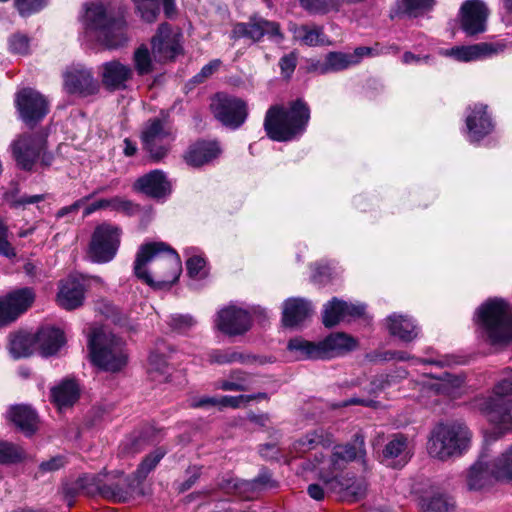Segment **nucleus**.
<instances>
[{
  "mask_svg": "<svg viewBox=\"0 0 512 512\" xmlns=\"http://www.w3.org/2000/svg\"><path fill=\"white\" fill-rule=\"evenodd\" d=\"M182 272L179 254L164 242L142 244L133 263L135 277L155 290L170 288Z\"/></svg>",
  "mask_w": 512,
  "mask_h": 512,
  "instance_id": "f257e3e1",
  "label": "nucleus"
},
{
  "mask_svg": "<svg viewBox=\"0 0 512 512\" xmlns=\"http://www.w3.org/2000/svg\"><path fill=\"white\" fill-rule=\"evenodd\" d=\"M309 119V107L298 99L291 102L288 108L281 105L271 106L265 115L264 129L267 136L274 141H291L305 132Z\"/></svg>",
  "mask_w": 512,
  "mask_h": 512,
  "instance_id": "f03ea898",
  "label": "nucleus"
},
{
  "mask_svg": "<svg viewBox=\"0 0 512 512\" xmlns=\"http://www.w3.org/2000/svg\"><path fill=\"white\" fill-rule=\"evenodd\" d=\"M364 454V441L357 438L353 445H337L329 454H315L312 460L305 463L304 469L314 472L326 489L331 491L332 488L340 487L337 484L341 478L339 472L349 462L363 457Z\"/></svg>",
  "mask_w": 512,
  "mask_h": 512,
  "instance_id": "7ed1b4c3",
  "label": "nucleus"
},
{
  "mask_svg": "<svg viewBox=\"0 0 512 512\" xmlns=\"http://www.w3.org/2000/svg\"><path fill=\"white\" fill-rule=\"evenodd\" d=\"M482 336L493 346L512 343V307L503 299H489L477 310Z\"/></svg>",
  "mask_w": 512,
  "mask_h": 512,
  "instance_id": "20e7f679",
  "label": "nucleus"
},
{
  "mask_svg": "<svg viewBox=\"0 0 512 512\" xmlns=\"http://www.w3.org/2000/svg\"><path fill=\"white\" fill-rule=\"evenodd\" d=\"M88 348L92 362L106 371H119L127 363L124 342L103 327L92 328Z\"/></svg>",
  "mask_w": 512,
  "mask_h": 512,
  "instance_id": "39448f33",
  "label": "nucleus"
},
{
  "mask_svg": "<svg viewBox=\"0 0 512 512\" xmlns=\"http://www.w3.org/2000/svg\"><path fill=\"white\" fill-rule=\"evenodd\" d=\"M10 150L17 166L23 170L31 171L38 161L43 167L53 161V156L46 151L45 139L39 135H19L11 142Z\"/></svg>",
  "mask_w": 512,
  "mask_h": 512,
  "instance_id": "423d86ee",
  "label": "nucleus"
},
{
  "mask_svg": "<svg viewBox=\"0 0 512 512\" xmlns=\"http://www.w3.org/2000/svg\"><path fill=\"white\" fill-rule=\"evenodd\" d=\"M252 315L268 317L267 311L261 307H253L248 310L231 304L218 310L214 319V326L218 331L229 337L242 336L252 327Z\"/></svg>",
  "mask_w": 512,
  "mask_h": 512,
  "instance_id": "0eeeda50",
  "label": "nucleus"
},
{
  "mask_svg": "<svg viewBox=\"0 0 512 512\" xmlns=\"http://www.w3.org/2000/svg\"><path fill=\"white\" fill-rule=\"evenodd\" d=\"M121 229L109 223L98 225L91 237L88 257L95 263L113 260L120 246Z\"/></svg>",
  "mask_w": 512,
  "mask_h": 512,
  "instance_id": "6e6552de",
  "label": "nucleus"
},
{
  "mask_svg": "<svg viewBox=\"0 0 512 512\" xmlns=\"http://www.w3.org/2000/svg\"><path fill=\"white\" fill-rule=\"evenodd\" d=\"M372 49L357 47L353 52H329L323 59L311 60L308 70L318 74L336 73L359 64L364 57L370 56Z\"/></svg>",
  "mask_w": 512,
  "mask_h": 512,
  "instance_id": "1a4fd4ad",
  "label": "nucleus"
},
{
  "mask_svg": "<svg viewBox=\"0 0 512 512\" xmlns=\"http://www.w3.org/2000/svg\"><path fill=\"white\" fill-rule=\"evenodd\" d=\"M174 141V133L171 127L164 121L154 119L149 121L142 131L144 148L154 160L164 158Z\"/></svg>",
  "mask_w": 512,
  "mask_h": 512,
  "instance_id": "9d476101",
  "label": "nucleus"
},
{
  "mask_svg": "<svg viewBox=\"0 0 512 512\" xmlns=\"http://www.w3.org/2000/svg\"><path fill=\"white\" fill-rule=\"evenodd\" d=\"M211 110L218 121L232 129L239 128L248 116L246 103L226 94H217L212 99Z\"/></svg>",
  "mask_w": 512,
  "mask_h": 512,
  "instance_id": "9b49d317",
  "label": "nucleus"
},
{
  "mask_svg": "<svg viewBox=\"0 0 512 512\" xmlns=\"http://www.w3.org/2000/svg\"><path fill=\"white\" fill-rule=\"evenodd\" d=\"M183 34L179 28H173L168 23L159 25L151 40L152 53L159 62L175 59L182 53Z\"/></svg>",
  "mask_w": 512,
  "mask_h": 512,
  "instance_id": "f8f14e48",
  "label": "nucleus"
},
{
  "mask_svg": "<svg viewBox=\"0 0 512 512\" xmlns=\"http://www.w3.org/2000/svg\"><path fill=\"white\" fill-rule=\"evenodd\" d=\"M15 105L20 119L27 125L42 120L49 111L48 100L32 88H24L16 93Z\"/></svg>",
  "mask_w": 512,
  "mask_h": 512,
  "instance_id": "ddd939ff",
  "label": "nucleus"
},
{
  "mask_svg": "<svg viewBox=\"0 0 512 512\" xmlns=\"http://www.w3.org/2000/svg\"><path fill=\"white\" fill-rule=\"evenodd\" d=\"M460 26L468 36L484 33L489 9L481 0H466L460 9Z\"/></svg>",
  "mask_w": 512,
  "mask_h": 512,
  "instance_id": "4468645a",
  "label": "nucleus"
},
{
  "mask_svg": "<svg viewBox=\"0 0 512 512\" xmlns=\"http://www.w3.org/2000/svg\"><path fill=\"white\" fill-rule=\"evenodd\" d=\"M114 18V9L109 3L97 1L83 6L81 22L85 33L91 39H94Z\"/></svg>",
  "mask_w": 512,
  "mask_h": 512,
  "instance_id": "2eb2a0df",
  "label": "nucleus"
},
{
  "mask_svg": "<svg viewBox=\"0 0 512 512\" xmlns=\"http://www.w3.org/2000/svg\"><path fill=\"white\" fill-rule=\"evenodd\" d=\"M63 85L69 94L87 96L98 90V82L90 69L81 64L68 67L63 74Z\"/></svg>",
  "mask_w": 512,
  "mask_h": 512,
  "instance_id": "dca6fc26",
  "label": "nucleus"
},
{
  "mask_svg": "<svg viewBox=\"0 0 512 512\" xmlns=\"http://www.w3.org/2000/svg\"><path fill=\"white\" fill-rule=\"evenodd\" d=\"M232 35L234 38H249L254 42L259 41L265 35L276 42L283 38L276 22L268 21L259 16L251 17L247 23L235 24Z\"/></svg>",
  "mask_w": 512,
  "mask_h": 512,
  "instance_id": "f3484780",
  "label": "nucleus"
},
{
  "mask_svg": "<svg viewBox=\"0 0 512 512\" xmlns=\"http://www.w3.org/2000/svg\"><path fill=\"white\" fill-rule=\"evenodd\" d=\"M35 294L30 288L15 290L0 298V325L10 323L28 309Z\"/></svg>",
  "mask_w": 512,
  "mask_h": 512,
  "instance_id": "a211bd4d",
  "label": "nucleus"
},
{
  "mask_svg": "<svg viewBox=\"0 0 512 512\" xmlns=\"http://www.w3.org/2000/svg\"><path fill=\"white\" fill-rule=\"evenodd\" d=\"M365 313V306L360 303H352L333 298L324 305L323 324L333 327L340 322H350Z\"/></svg>",
  "mask_w": 512,
  "mask_h": 512,
  "instance_id": "6ab92c4d",
  "label": "nucleus"
},
{
  "mask_svg": "<svg viewBox=\"0 0 512 512\" xmlns=\"http://www.w3.org/2000/svg\"><path fill=\"white\" fill-rule=\"evenodd\" d=\"M487 109L488 106L481 103L469 107V112L466 116V127L469 139L472 142H479L494 129L493 121Z\"/></svg>",
  "mask_w": 512,
  "mask_h": 512,
  "instance_id": "aec40b11",
  "label": "nucleus"
},
{
  "mask_svg": "<svg viewBox=\"0 0 512 512\" xmlns=\"http://www.w3.org/2000/svg\"><path fill=\"white\" fill-rule=\"evenodd\" d=\"M134 188L155 199L166 198L172 192L171 182L161 170H153L139 177L134 184Z\"/></svg>",
  "mask_w": 512,
  "mask_h": 512,
  "instance_id": "412c9836",
  "label": "nucleus"
},
{
  "mask_svg": "<svg viewBox=\"0 0 512 512\" xmlns=\"http://www.w3.org/2000/svg\"><path fill=\"white\" fill-rule=\"evenodd\" d=\"M504 49V44L480 42L472 45L452 47L450 49V56L461 62H470L491 57L503 52Z\"/></svg>",
  "mask_w": 512,
  "mask_h": 512,
  "instance_id": "4be33fe9",
  "label": "nucleus"
},
{
  "mask_svg": "<svg viewBox=\"0 0 512 512\" xmlns=\"http://www.w3.org/2000/svg\"><path fill=\"white\" fill-rule=\"evenodd\" d=\"M84 298L85 288L80 280L68 277L60 281L56 302L61 308L74 310L83 304Z\"/></svg>",
  "mask_w": 512,
  "mask_h": 512,
  "instance_id": "5701e85b",
  "label": "nucleus"
},
{
  "mask_svg": "<svg viewBox=\"0 0 512 512\" xmlns=\"http://www.w3.org/2000/svg\"><path fill=\"white\" fill-rule=\"evenodd\" d=\"M467 486L470 490H481L498 480L495 461L490 465L484 456L470 466L467 473Z\"/></svg>",
  "mask_w": 512,
  "mask_h": 512,
  "instance_id": "b1692460",
  "label": "nucleus"
},
{
  "mask_svg": "<svg viewBox=\"0 0 512 512\" xmlns=\"http://www.w3.org/2000/svg\"><path fill=\"white\" fill-rule=\"evenodd\" d=\"M385 324L390 335L404 343L414 341L420 333L417 322L408 315L393 313L386 318Z\"/></svg>",
  "mask_w": 512,
  "mask_h": 512,
  "instance_id": "393cba45",
  "label": "nucleus"
},
{
  "mask_svg": "<svg viewBox=\"0 0 512 512\" xmlns=\"http://www.w3.org/2000/svg\"><path fill=\"white\" fill-rule=\"evenodd\" d=\"M133 77V69L117 60L109 61L101 66L102 83L108 89H125L127 82Z\"/></svg>",
  "mask_w": 512,
  "mask_h": 512,
  "instance_id": "a878e982",
  "label": "nucleus"
},
{
  "mask_svg": "<svg viewBox=\"0 0 512 512\" xmlns=\"http://www.w3.org/2000/svg\"><path fill=\"white\" fill-rule=\"evenodd\" d=\"M80 485L87 491L88 494L99 493L103 497L115 502H125L130 497L131 489H123L118 485L112 486L101 483L99 477L94 475H87L80 479Z\"/></svg>",
  "mask_w": 512,
  "mask_h": 512,
  "instance_id": "bb28decb",
  "label": "nucleus"
},
{
  "mask_svg": "<svg viewBox=\"0 0 512 512\" xmlns=\"http://www.w3.org/2000/svg\"><path fill=\"white\" fill-rule=\"evenodd\" d=\"M488 420L500 429L512 431V400L488 398L484 403Z\"/></svg>",
  "mask_w": 512,
  "mask_h": 512,
  "instance_id": "cd10ccee",
  "label": "nucleus"
},
{
  "mask_svg": "<svg viewBox=\"0 0 512 512\" xmlns=\"http://www.w3.org/2000/svg\"><path fill=\"white\" fill-rule=\"evenodd\" d=\"M357 347V340L345 333H335L320 341L321 359L343 355Z\"/></svg>",
  "mask_w": 512,
  "mask_h": 512,
  "instance_id": "c85d7f7f",
  "label": "nucleus"
},
{
  "mask_svg": "<svg viewBox=\"0 0 512 512\" xmlns=\"http://www.w3.org/2000/svg\"><path fill=\"white\" fill-rule=\"evenodd\" d=\"M222 150L216 141H199L186 153V162L193 167H201L217 159Z\"/></svg>",
  "mask_w": 512,
  "mask_h": 512,
  "instance_id": "c756f323",
  "label": "nucleus"
},
{
  "mask_svg": "<svg viewBox=\"0 0 512 512\" xmlns=\"http://www.w3.org/2000/svg\"><path fill=\"white\" fill-rule=\"evenodd\" d=\"M102 209L123 213L127 216H132L139 211V206L124 197L114 196L111 198L99 199L88 205L84 209V216H88L95 211Z\"/></svg>",
  "mask_w": 512,
  "mask_h": 512,
  "instance_id": "7c9ffc66",
  "label": "nucleus"
},
{
  "mask_svg": "<svg viewBox=\"0 0 512 512\" xmlns=\"http://www.w3.org/2000/svg\"><path fill=\"white\" fill-rule=\"evenodd\" d=\"M472 445V432L459 419L450 422V457L465 454Z\"/></svg>",
  "mask_w": 512,
  "mask_h": 512,
  "instance_id": "2f4dec72",
  "label": "nucleus"
},
{
  "mask_svg": "<svg viewBox=\"0 0 512 512\" xmlns=\"http://www.w3.org/2000/svg\"><path fill=\"white\" fill-rule=\"evenodd\" d=\"M411 457V451L407 438L402 434H396L386 444L383 450V458L388 465L403 466Z\"/></svg>",
  "mask_w": 512,
  "mask_h": 512,
  "instance_id": "473e14b6",
  "label": "nucleus"
},
{
  "mask_svg": "<svg viewBox=\"0 0 512 512\" xmlns=\"http://www.w3.org/2000/svg\"><path fill=\"white\" fill-rule=\"evenodd\" d=\"M311 305L300 298H291L283 303L282 322L285 327H296L309 317Z\"/></svg>",
  "mask_w": 512,
  "mask_h": 512,
  "instance_id": "72a5a7b5",
  "label": "nucleus"
},
{
  "mask_svg": "<svg viewBox=\"0 0 512 512\" xmlns=\"http://www.w3.org/2000/svg\"><path fill=\"white\" fill-rule=\"evenodd\" d=\"M35 346L39 349L41 355L51 356L56 354L64 345V334L60 329L47 327L41 329L34 336Z\"/></svg>",
  "mask_w": 512,
  "mask_h": 512,
  "instance_id": "f704fd0d",
  "label": "nucleus"
},
{
  "mask_svg": "<svg viewBox=\"0 0 512 512\" xmlns=\"http://www.w3.org/2000/svg\"><path fill=\"white\" fill-rule=\"evenodd\" d=\"M94 39L109 49L123 46L128 40L124 22L115 17Z\"/></svg>",
  "mask_w": 512,
  "mask_h": 512,
  "instance_id": "c9c22d12",
  "label": "nucleus"
},
{
  "mask_svg": "<svg viewBox=\"0 0 512 512\" xmlns=\"http://www.w3.org/2000/svg\"><path fill=\"white\" fill-rule=\"evenodd\" d=\"M6 417L27 435L34 433L37 428V415L29 406H11Z\"/></svg>",
  "mask_w": 512,
  "mask_h": 512,
  "instance_id": "e433bc0d",
  "label": "nucleus"
},
{
  "mask_svg": "<svg viewBox=\"0 0 512 512\" xmlns=\"http://www.w3.org/2000/svg\"><path fill=\"white\" fill-rule=\"evenodd\" d=\"M448 425L439 422L431 430L427 442V451L433 458L446 460L448 457Z\"/></svg>",
  "mask_w": 512,
  "mask_h": 512,
  "instance_id": "4c0bfd02",
  "label": "nucleus"
},
{
  "mask_svg": "<svg viewBox=\"0 0 512 512\" xmlns=\"http://www.w3.org/2000/svg\"><path fill=\"white\" fill-rule=\"evenodd\" d=\"M79 386L73 380H64L51 389V398L59 410L72 406L79 397Z\"/></svg>",
  "mask_w": 512,
  "mask_h": 512,
  "instance_id": "58836bf2",
  "label": "nucleus"
},
{
  "mask_svg": "<svg viewBox=\"0 0 512 512\" xmlns=\"http://www.w3.org/2000/svg\"><path fill=\"white\" fill-rule=\"evenodd\" d=\"M290 31H292L294 37L300 40L307 46H318L331 44L328 37L325 35L323 28L316 25H291Z\"/></svg>",
  "mask_w": 512,
  "mask_h": 512,
  "instance_id": "ea45409f",
  "label": "nucleus"
},
{
  "mask_svg": "<svg viewBox=\"0 0 512 512\" xmlns=\"http://www.w3.org/2000/svg\"><path fill=\"white\" fill-rule=\"evenodd\" d=\"M208 360L210 363L215 364H232V363H241V364H253L260 363L263 364L264 361L255 355L244 354L235 350L227 349V350H212L208 354Z\"/></svg>",
  "mask_w": 512,
  "mask_h": 512,
  "instance_id": "a19ab883",
  "label": "nucleus"
},
{
  "mask_svg": "<svg viewBox=\"0 0 512 512\" xmlns=\"http://www.w3.org/2000/svg\"><path fill=\"white\" fill-rule=\"evenodd\" d=\"M287 349L296 360L321 359L320 342L295 337L289 340Z\"/></svg>",
  "mask_w": 512,
  "mask_h": 512,
  "instance_id": "79ce46f5",
  "label": "nucleus"
},
{
  "mask_svg": "<svg viewBox=\"0 0 512 512\" xmlns=\"http://www.w3.org/2000/svg\"><path fill=\"white\" fill-rule=\"evenodd\" d=\"M187 256L186 268L190 278L200 280L208 275L207 261L203 253L196 247L184 249Z\"/></svg>",
  "mask_w": 512,
  "mask_h": 512,
  "instance_id": "37998d69",
  "label": "nucleus"
},
{
  "mask_svg": "<svg viewBox=\"0 0 512 512\" xmlns=\"http://www.w3.org/2000/svg\"><path fill=\"white\" fill-rule=\"evenodd\" d=\"M423 512H444L447 510V499L444 489L431 486L419 499L418 503Z\"/></svg>",
  "mask_w": 512,
  "mask_h": 512,
  "instance_id": "c03bdc74",
  "label": "nucleus"
},
{
  "mask_svg": "<svg viewBox=\"0 0 512 512\" xmlns=\"http://www.w3.org/2000/svg\"><path fill=\"white\" fill-rule=\"evenodd\" d=\"M170 366L166 355L158 348L149 356L148 373L152 380L166 382L170 377Z\"/></svg>",
  "mask_w": 512,
  "mask_h": 512,
  "instance_id": "a18cd8bd",
  "label": "nucleus"
},
{
  "mask_svg": "<svg viewBox=\"0 0 512 512\" xmlns=\"http://www.w3.org/2000/svg\"><path fill=\"white\" fill-rule=\"evenodd\" d=\"M35 347L34 336L27 333H15L10 335L8 349L15 359L30 356Z\"/></svg>",
  "mask_w": 512,
  "mask_h": 512,
  "instance_id": "49530a36",
  "label": "nucleus"
},
{
  "mask_svg": "<svg viewBox=\"0 0 512 512\" xmlns=\"http://www.w3.org/2000/svg\"><path fill=\"white\" fill-rule=\"evenodd\" d=\"M339 488H332L331 492L337 493L344 500L353 502L361 498L366 491V484L362 480L355 478H344L341 477Z\"/></svg>",
  "mask_w": 512,
  "mask_h": 512,
  "instance_id": "de8ad7c7",
  "label": "nucleus"
},
{
  "mask_svg": "<svg viewBox=\"0 0 512 512\" xmlns=\"http://www.w3.org/2000/svg\"><path fill=\"white\" fill-rule=\"evenodd\" d=\"M434 0H399L396 14L416 18L427 13L433 6Z\"/></svg>",
  "mask_w": 512,
  "mask_h": 512,
  "instance_id": "09e8293b",
  "label": "nucleus"
},
{
  "mask_svg": "<svg viewBox=\"0 0 512 512\" xmlns=\"http://www.w3.org/2000/svg\"><path fill=\"white\" fill-rule=\"evenodd\" d=\"M333 443L332 435L324 430H316L305 435L296 443V449L305 452L316 448L318 445L323 447L329 446Z\"/></svg>",
  "mask_w": 512,
  "mask_h": 512,
  "instance_id": "8fccbe9b",
  "label": "nucleus"
},
{
  "mask_svg": "<svg viewBox=\"0 0 512 512\" xmlns=\"http://www.w3.org/2000/svg\"><path fill=\"white\" fill-rule=\"evenodd\" d=\"M166 454V450L163 448H157L152 453L147 455L144 460L140 463L134 476L138 482L143 481L148 474L157 466L160 460Z\"/></svg>",
  "mask_w": 512,
  "mask_h": 512,
  "instance_id": "3c124183",
  "label": "nucleus"
},
{
  "mask_svg": "<svg viewBox=\"0 0 512 512\" xmlns=\"http://www.w3.org/2000/svg\"><path fill=\"white\" fill-rule=\"evenodd\" d=\"M494 461L498 480L500 482H512V444Z\"/></svg>",
  "mask_w": 512,
  "mask_h": 512,
  "instance_id": "603ef678",
  "label": "nucleus"
},
{
  "mask_svg": "<svg viewBox=\"0 0 512 512\" xmlns=\"http://www.w3.org/2000/svg\"><path fill=\"white\" fill-rule=\"evenodd\" d=\"M168 326L178 334H187L195 325L197 320L190 314H172L167 320Z\"/></svg>",
  "mask_w": 512,
  "mask_h": 512,
  "instance_id": "864d4df0",
  "label": "nucleus"
},
{
  "mask_svg": "<svg viewBox=\"0 0 512 512\" xmlns=\"http://www.w3.org/2000/svg\"><path fill=\"white\" fill-rule=\"evenodd\" d=\"M134 65L137 73L141 76L152 72L153 63L146 46H141L134 52Z\"/></svg>",
  "mask_w": 512,
  "mask_h": 512,
  "instance_id": "5fc2aeb1",
  "label": "nucleus"
},
{
  "mask_svg": "<svg viewBox=\"0 0 512 512\" xmlns=\"http://www.w3.org/2000/svg\"><path fill=\"white\" fill-rule=\"evenodd\" d=\"M24 457L25 452L21 447L0 441V462L14 463L21 461Z\"/></svg>",
  "mask_w": 512,
  "mask_h": 512,
  "instance_id": "6e6d98bb",
  "label": "nucleus"
},
{
  "mask_svg": "<svg viewBox=\"0 0 512 512\" xmlns=\"http://www.w3.org/2000/svg\"><path fill=\"white\" fill-rule=\"evenodd\" d=\"M9 50L19 55H27L30 52V40L22 33L13 34L8 41Z\"/></svg>",
  "mask_w": 512,
  "mask_h": 512,
  "instance_id": "4d7b16f0",
  "label": "nucleus"
},
{
  "mask_svg": "<svg viewBox=\"0 0 512 512\" xmlns=\"http://www.w3.org/2000/svg\"><path fill=\"white\" fill-rule=\"evenodd\" d=\"M47 4V0H15V6L23 17L40 11Z\"/></svg>",
  "mask_w": 512,
  "mask_h": 512,
  "instance_id": "13d9d810",
  "label": "nucleus"
},
{
  "mask_svg": "<svg viewBox=\"0 0 512 512\" xmlns=\"http://www.w3.org/2000/svg\"><path fill=\"white\" fill-rule=\"evenodd\" d=\"M144 21L152 23L158 15V8L153 0H133Z\"/></svg>",
  "mask_w": 512,
  "mask_h": 512,
  "instance_id": "bf43d9fd",
  "label": "nucleus"
},
{
  "mask_svg": "<svg viewBox=\"0 0 512 512\" xmlns=\"http://www.w3.org/2000/svg\"><path fill=\"white\" fill-rule=\"evenodd\" d=\"M504 377L494 386L495 398H501L512 394V369L506 368L504 370Z\"/></svg>",
  "mask_w": 512,
  "mask_h": 512,
  "instance_id": "052dcab7",
  "label": "nucleus"
},
{
  "mask_svg": "<svg viewBox=\"0 0 512 512\" xmlns=\"http://www.w3.org/2000/svg\"><path fill=\"white\" fill-rule=\"evenodd\" d=\"M467 392L465 376L450 373V400L458 399Z\"/></svg>",
  "mask_w": 512,
  "mask_h": 512,
  "instance_id": "680f3d73",
  "label": "nucleus"
},
{
  "mask_svg": "<svg viewBox=\"0 0 512 512\" xmlns=\"http://www.w3.org/2000/svg\"><path fill=\"white\" fill-rule=\"evenodd\" d=\"M0 254L7 257L13 258L16 256L14 248L8 241V227L4 221L0 218Z\"/></svg>",
  "mask_w": 512,
  "mask_h": 512,
  "instance_id": "e2e57ef3",
  "label": "nucleus"
},
{
  "mask_svg": "<svg viewBox=\"0 0 512 512\" xmlns=\"http://www.w3.org/2000/svg\"><path fill=\"white\" fill-rule=\"evenodd\" d=\"M251 396L238 395V396H221L218 397L217 406L219 407H232L239 408L246 406L250 402Z\"/></svg>",
  "mask_w": 512,
  "mask_h": 512,
  "instance_id": "0e129e2a",
  "label": "nucleus"
},
{
  "mask_svg": "<svg viewBox=\"0 0 512 512\" xmlns=\"http://www.w3.org/2000/svg\"><path fill=\"white\" fill-rule=\"evenodd\" d=\"M45 200L44 194H35V195H22L19 198L15 199L12 203L15 207H27L28 205L38 204Z\"/></svg>",
  "mask_w": 512,
  "mask_h": 512,
  "instance_id": "69168bd1",
  "label": "nucleus"
},
{
  "mask_svg": "<svg viewBox=\"0 0 512 512\" xmlns=\"http://www.w3.org/2000/svg\"><path fill=\"white\" fill-rule=\"evenodd\" d=\"M425 374H429L432 378L437 380L436 383H428V385L436 391V393L444 392L447 386L446 376L448 375V371L444 369L440 374H434L432 369Z\"/></svg>",
  "mask_w": 512,
  "mask_h": 512,
  "instance_id": "338daca9",
  "label": "nucleus"
},
{
  "mask_svg": "<svg viewBox=\"0 0 512 512\" xmlns=\"http://www.w3.org/2000/svg\"><path fill=\"white\" fill-rule=\"evenodd\" d=\"M218 387L224 391H246L248 390V385L244 382H236L232 379V374L230 378L227 380H223L219 383Z\"/></svg>",
  "mask_w": 512,
  "mask_h": 512,
  "instance_id": "774afa93",
  "label": "nucleus"
}]
</instances>
